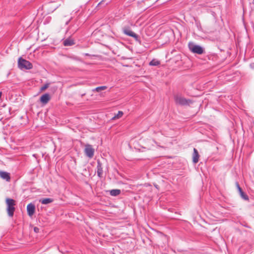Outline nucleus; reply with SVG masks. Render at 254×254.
Returning <instances> with one entry per match:
<instances>
[{"instance_id":"nucleus-15","label":"nucleus","mask_w":254,"mask_h":254,"mask_svg":"<svg viewBox=\"0 0 254 254\" xmlns=\"http://www.w3.org/2000/svg\"><path fill=\"white\" fill-rule=\"evenodd\" d=\"M53 201V199L50 198H46L40 200V201L43 204H49L52 202Z\"/></svg>"},{"instance_id":"nucleus-13","label":"nucleus","mask_w":254,"mask_h":254,"mask_svg":"<svg viewBox=\"0 0 254 254\" xmlns=\"http://www.w3.org/2000/svg\"><path fill=\"white\" fill-rule=\"evenodd\" d=\"M64 46H71L74 44V40L71 38H67L63 42Z\"/></svg>"},{"instance_id":"nucleus-5","label":"nucleus","mask_w":254,"mask_h":254,"mask_svg":"<svg viewBox=\"0 0 254 254\" xmlns=\"http://www.w3.org/2000/svg\"><path fill=\"white\" fill-rule=\"evenodd\" d=\"M189 48L193 53L201 55L204 52V50L202 47L199 45H195L192 43H189Z\"/></svg>"},{"instance_id":"nucleus-19","label":"nucleus","mask_w":254,"mask_h":254,"mask_svg":"<svg viewBox=\"0 0 254 254\" xmlns=\"http://www.w3.org/2000/svg\"><path fill=\"white\" fill-rule=\"evenodd\" d=\"M112 0H102L99 4H99H108V3H109Z\"/></svg>"},{"instance_id":"nucleus-17","label":"nucleus","mask_w":254,"mask_h":254,"mask_svg":"<svg viewBox=\"0 0 254 254\" xmlns=\"http://www.w3.org/2000/svg\"><path fill=\"white\" fill-rule=\"evenodd\" d=\"M160 62L156 60H153L149 63V65L152 66H157L160 64Z\"/></svg>"},{"instance_id":"nucleus-21","label":"nucleus","mask_w":254,"mask_h":254,"mask_svg":"<svg viewBox=\"0 0 254 254\" xmlns=\"http://www.w3.org/2000/svg\"><path fill=\"white\" fill-rule=\"evenodd\" d=\"M149 143H150V144H151V145L152 146H154L153 145V143L154 144H157V142L154 140L153 139H150L149 141H148Z\"/></svg>"},{"instance_id":"nucleus-12","label":"nucleus","mask_w":254,"mask_h":254,"mask_svg":"<svg viewBox=\"0 0 254 254\" xmlns=\"http://www.w3.org/2000/svg\"><path fill=\"white\" fill-rule=\"evenodd\" d=\"M0 177L5 180L6 181H9L10 180V177L9 174L7 172L0 171Z\"/></svg>"},{"instance_id":"nucleus-11","label":"nucleus","mask_w":254,"mask_h":254,"mask_svg":"<svg viewBox=\"0 0 254 254\" xmlns=\"http://www.w3.org/2000/svg\"><path fill=\"white\" fill-rule=\"evenodd\" d=\"M199 155L198 151L196 148H193V153L192 155V161L194 164H196L198 162Z\"/></svg>"},{"instance_id":"nucleus-6","label":"nucleus","mask_w":254,"mask_h":254,"mask_svg":"<svg viewBox=\"0 0 254 254\" xmlns=\"http://www.w3.org/2000/svg\"><path fill=\"white\" fill-rule=\"evenodd\" d=\"M94 149L90 144H86L85 146L84 152L85 155L89 158H91L94 154Z\"/></svg>"},{"instance_id":"nucleus-3","label":"nucleus","mask_w":254,"mask_h":254,"mask_svg":"<svg viewBox=\"0 0 254 254\" xmlns=\"http://www.w3.org/2000/svg\"><path fill=\"white\" fill-rule=\"evenodd\" d=\"M18 66L21 69H30L33 67L32 64L22 58H19L18 61Z\"/></svg>"},{"instance_id":"nucleus-16","label":"nucleus","mask_w":254,"mask_h":254,"mask_svg":"<svg viewBox=\"0 0 254 254\" xmlns=\"http://www.w3.org/2000/svg\"><path fill=\"white\" fill-rule=\"evenodd\" d=\"M107 86H99L97 87L92 90L93 91H97V92H100L101 90H105L107 89Z\"/></svg>"},{"instance_id":"nucleus-8","label":"nucleus","mask_w":254,"mask_h":254,"mask_svg":"<svg viewBox=\"0 0 254 254\" xmlns=\"http://www.w3.org/2000/svg\"><path fill=\"white\" fill-rule=\"evenodd\" d=\"M236 185L241 197L245 200H248L249 196L243 191L239 183L238 182H236Z\"/></svg>"},{"instance_id":"nucleus-20","label":"nucleus","mask_w":254,"mask_h":254,"mask_svg":"<svg viewBox=\"0 0 254 254\" xmlns=\"http://www.w3.org/2000/svg\"><path fill=\"white\" fill-rule=\"evenodd\" d=\"M49 86V83H46V84H44L43 86L41 87V90L44 91V90H46L47 88H48Z\"/></svg>"},{"instance_id":"nucleus-1","label":"nucleus","mask_w":254,"mask_h":254,"mask_svg":"<svg viewBox=\"0 0 254 254\" xmlns=\"http://www.w3.org/2000/svg\"><path fill=\"white\" fill-rule=\"evenodd\" d=\"M174 98L175 103L177 105L186 106L189 105L190 104L192 103V101L191 100L187 99L186 98L179 94L174 95Z\"/></svg>"},{"instance_id":"nucleus-2","label":"nucleus","mask_w":254,"mask_h":254,"mask_svg":"<svg viewBox=\"0 0 254 254\" xmlns=\"http://www.w3.org/2000/svg\"><path fill=\"white\" fill-rule=\"evenodd\" d=\"M6 204L7 205L6 210L8 213V215L9 217H12L13 216L14 212L15 210V201L13 199L7 198L6 199Z\"/></svg>"},{"instance_id":"nucleus-4","label":"nucleus","mask_w":254,"mask_h":254,"mask_svg":"<svg viewBox=\"0 0 254 254\" xmlns=\"http://www.w3.org/2000/svg\"><path fill=\"white\" fill-rule=\"evenodd\" d=\"M123 32L124 34L133 37L135 41H139V37L130 30L128 25H125L122 28Z\"/></svg>"},{"instance_id":"nucleus-14","label":"nucleus","mask_w":254,"mask_h":254,"mask_svg":"<svg viewBox=\"0 0 254 254\" xmlns=\"http://www.w3.org/2000/svg\"><path fill=\"white\" fill-rule=\"evenodd\" d=\"M121 192L120 190L114 189L110 191V194L112 196H116L119 195Z\"/></svg>"},{"instance_id":"nucleus-7","label":"nucleus","mask_w":254,"mask_h":254,"mask_svg":"<svg viewBox=\"0 0 254 254\" xmlns=\"http://www.w3.org/2000/svg\"><path fill=\"white\" fill-rule=\"evenodd\" d=\"M97 173L99 178H102L103 177V170L102 164L99 160L97 161Z\"/></svg>"},{"instance_id":"nucleus-10","label":"nucleus","mask_w":254,"mask_h":254,"mask_svg":"<svg viewBox=\"0 0 254 254\" xmlns=\"http://www.w3.org/2000/svg\"><path fill=\"white\" fill-rule=\"evenodd\" d=\"M50 99V95L48 93H45L41 96L40 101L42 103L45 105L48 103Z\"/></svg>"},{"instance_id":"nucleus-9","label":"nucleus","mask_w":254,"mask_h":254,"mask_svg":"<svg viewBox=\"0 0 254 254\" xmlns=\"http://www.w3.org/2000/svg\"><path fill=\"white\" fill-rule=\"evenodd\" d=\"M35 206L34 204L30 203L28 204L27 206V211L28 214L31 216L33 215L35 212Z\"/></svg>"},{"instance_id":"nucleus-22","label":"nucleus","mask_w":254,"mask_h":254,"mask_svg":"<svg viewBox=\"0 0 254 254\" xmlns=\"http://www.w3.org/2000/svg\"><path fill=\"white\" fill-rule=\"evenodd\" d=\"M39 228L37 227H35L34 228V231L35 232V233H38L39 232Z\"/></svg>"},{"instance_id":"nucleus-23","label":"nucleus","mask_w":254,"mask_h":254,"mask_svg":"<svg viewBox=\"0 0 254 254\" xmlns=\"http://www.w3.org/2000/svg\"><path fill=\"white\" fill-rule=\"evenodd\" d=\"M147 148H148V149H152V146L150 145L149 144H147Z\"/></svg>"},{"instance_id":"nucleus-18","label":"nucleus","mask_w":254,"mask_h":254,"mask_svg":"<svg viewBox=\"0 0 254 254\" xmlns=\"http://www.w3.org/2000/svg\"><path fill=\"white\" fill-rule=\"evenodd\" d=\"M123 115V112L122 111H119L117 115H115L114 117H113L112 119L114 120L116 119H119L121 118Z\"/></svg>"}]
</instances>
